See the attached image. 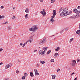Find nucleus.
I'll list each match as a JSON object with an SVG mask.
<instances>
[{
    "label": "nucleus",
    "instance_id": "f257e3e1",
    "mask_svg": "<svg viewBox=\"0 0 80 80\" xmlns=\"http://www.w3.org/2000/svg\"><path fill=\"white\" fill-rule=\"evenodd\" d=\"M73 12L74 13L76 14L75 16V18H78L80 17V15H79V13H80V11L77 10V9L75 8L73 9Z\"/></svg>",
    "mask_w": 80,
    "mask_h": 80
},
{
    "label": "nucleus",
    "instance_id": "f03ea898",
    "mask_svg": "<svg viewBox=\"0 0 80 80\" xmlns=\"http://www.w3.org/2000/svg\"><path fill=\"white\" fill-rule=\"evenodd\" d=\"M38 29V28L36 25H34L31 28H29V31H31L32 32H35Z\"/></svg>",
    "mask_w": 80,
    "mask_h": 80
},
{
    "label": "nucleus",
    "instance_id": "7ed1b4c3",
    "mask_svg": "<svg viewBox=\"0 0 80 80\" xmlns=\"http://www.w3.org/2000/svg\"><path fill=\"white\" fill-rule=\"evenodd\" d=\"M47 42V40H46V38H43V39L41 40L40 41V42L39 43V44L40 45H42L43 44V43H45Z\"/></svg>",
    "mask_w": 80,
    "mask_h": 80
},
{
    "label": "nucleus",
    "instance_id": "20e7f679",
    "mask_svg": "<svg viewBox=\"0 0 80 80\" xmlns=\"http://www.w3.org/2000/svg\"><path fill=\"white\" fill-rule=\"evenodd\" d=\"M60 16L61 17H63L64 16L66 17V16H67V14L66 12L64 13L63 12H62L60 14Z\"/></svg>",
    "mask_w": 80,
    "mask_h": 80
},
{
    "label": "nucleus",
    "instance_id": "39448f33",
    "mask_svg": "<svg viewBox=\"0 0 80 80\" xmlns=\"http://www.w3.org/2000/svg\"><path fill=\"white\" fill-rule=\"evenodd\" d=\"M59 11V13H60V12H63L64 13H65V9H64V8L63 7L60 8Z\"/></svg>",
    "mask_w": 80,
    "mask_h": 80
},
{
    "label": "nucleus",
    "instance_id": "423d86ee",
    "mask_svg": "<svg viewBox=\"0 0 80 80\" xmlns=\"http://www.w3.org/2000/svg\"><path fill=\"white\" fill-rule=\"evenodd\" d=\"M42 11H41L40 12L43 15L42 17H43L45 15H46V12L45 11V9H42Z\"/></svg>",
    "mask_w": 80,
    "mask_h": 80
},
{
    "label": "nucleus",
    "instance_id": "0eeeda50",
    "mask_svg": "<svg viewBox=\"0 0 80 80\" xmlns=\"http://www.w3.org/2000/svg\"><path fill=\"white\" fill-rule=\"evenodd\" d=\"M34 71L35 72V76H36V75H40V74L38 72V71L37 69H34Z\"/></svg>",
    "mask_w": 80,
    "mask_h": 80
},
{
    "label": "nucleus",
    "instance_id": "6e6552de",
    "mask_svg": "<svg viewBox=\"0 0 80 80\" xmlns=\"http://www.w3.org/2000/svg\"><path fill=\"white\" fill-rule=\"evenodd\" d=\"M12 65V63H9L8 64L6 65L5 66V69H7V68L10 67Z\"/></svg>",
    "mask_w": 80,
    "mask_h": 80
},
{
    "label": "nucleus",
    "instance_id": "1a4fd4ad",
    "mask_svg": "<svg viewBox=\"0 0 80 80\" xmlns=\"http://www.w3.org/2000/svg\"><path fill=\"white\" fill-rule=\"evenodd\" d=\"M72 62V66H75V63H76V61L75 60H72L71 61Z\"/></svg>",
    "mask_w": 80,
    "mask_h": 80
},
{
    "label": "nucleus",
    "instance_id": "9d476101",
    "mask_svg": "<svg viewBox=\"0 0 80 80\" xmlns=\"http://www.w3.org/2000/svg\"><path fill=\"white\" fill-rule=\"evenodd\" d=\"M72 11H67V12H66V13L67 14V15H70V14H71V13H72Z\"/></svg>",
    "mask_w": 80,
    "mask_h": 80
},
{
    "label": "nucleus",
    "instance_id": "9b49d317",
    "mask_svg": "<svg viewBox=\"0 0 80 80\" xmlns=\"http://www.w3.org/2000/svg\"><path fill=\"white\" fill-rule=\"evenodd\" d=\"M42 51L43 50H40L39 52V53H40L41 55H43V54H44V53H43V52H42Z\"/></svg>",
    "mask_w": 80,
    "mask_h": 80
},
{
    "label": "nucleus",
    "instance_id": "f8f14e48",
    "mask_svg": "<svg viewBox=\"0 0 80 80\" xmlns=\"http://www.w3.org/2000/svg\"><path fill=\"white\" fill-rule=\"evenodd\" d=\"M29 12H30V10L28 9V8H27L25 10V12L26 13H29Z\"/></svg>",
    "mask_w": 80,
    "mask_h": 80
},
{
    "label": "nucleus",
    "instance_id": "ddd939ff",
    "mask_svg": "<svg viewBox=\"0 0 80 80\" xmlns=\"http://www.w3.org/2000/svg\"><path fill=\"white\" fill-rule=\"evenodd\" d=\"M51 23H53L54 22H55V20H54L52 18L50 19V20Z\"/></svg>",
    "mask_w": 80,
    "mask_h": 80
},
{
    "label": "nucleus",
    "instance_id": "4468645a",
    "mask_svg": "<svg viewBox=\"0 0 80 80\" xmlns=\"http://www.w3.org/2000/svg\"><path fill=\"white\" fill-rule=\"evenodd\" d=\"M55 57H58V56H59V55L58 54V53L57 52H56L55 53L54 55Z\"/></svg>",
    "mask_w": 80,
    "mask_h": 80
},
{
    "label": "nucleus",
    "instance_id": "2eb2a0df",
    "mask_svg": "<svg viewBox=\"0 0 80 80\" xmlns=\"http://www.w3.org/2000/svg\"><path fill=\"white\" fill-rule=\"evenodd\" d=\"M52 79H55V78L56 77L55 75H52Z\"/></svg>",
    "mask_w": 80,
    "mask_h": 80
},
{
    "label": "nucleus",
    "instance_id": "dca6fc26",
    "mask_svg": "<svg viewBox=\"0 0 80 80\" xmlns=\"http://www.w3.org/2000/svg\"><path fill=\"white\" fill-rule=\"evenodd\" d=\"M30 76L31 77H33V72H31L30 73Z\"/></svg>",
    "mask_w": 80,
    "mask_h": 80
},
{
    "label": "nucleus",
    "instance_id": "f3484780",
    "mask_svg": "<svg viewBox=\"0 0 80 80\" xmlns=\"http://www.w3.org/2000/svg\"><path fill=\"white\" fill-rule=\"evenodd\" d=\"M8 30H12V27L10 26H9L8 27Z\"/></svg>",
    "mask_w": 80,
    "mask_h": 80
},
{
    "label": "nucleus",
    "instance_id": "a211bd4d",
    "mask_svg": "<svg viewBox=\"0 0 80 80\" xmlns=\"http://www.w3.org/2000/svg\"><path fill=\"white\" fill-rule=\"evenodd\" d=\"M55 50L56 51H59L60 50V47H58L57 49H55Z\"/></svg>",
    "mask_w": 80,
    "mask_h": 80
},
{
    "label": "nucleus",
    "instance_id": "6ab92c4d",
    "mask_svg": "<svg viewBox=\"0 0 80 80\" xmlns=\"http://www.w3.org/2000/svg\"><path fill=\"white\" fill-rule=\"evenodd\" d=\"M75 16H72L70 17V18H72V19H75Z\"/></svg>",
    "mask_w": 80,
    "mask_h": 80
},
{
    "label": "nucleus",
    "instance_id": "aec40b11",
    "mask_svg": "<svg viewBox=\"0 0 80 80\" xmlns=\"http://www.w3.org/2000/svg\"><path fill=\"white\" fill-rule=\"evenodd\" d=\"M48 48V47H45L44 48H42L43 50H45H45H47Z\"/></svg>",
    "mask_w": 80,
    "mask_h": 80
},
{
    "label": "nucleus",
    "instance_id": "412c9836",
    "mask_svg": "<svg viewBox=\"0 0 80 80\" xmlns=\"http://www.w3.org/2000/svg\"><path fill=\"white\" fill-rule=\"evenodd\" d=\"M64 9L65 10V12L67 13V11L66 10H67V11H68V8L66 7L64 8Z\"/></svg>",
    "mask_w": 80,
    "mask_h": 80
},
{
    "label": "nucleus",
    "instance_id": "4be33fe9",
    "mask_svg": "<svg viewBox=\"0 0 80 80\" xmlns=\"http://www.w3.org/2000/svg\"><path fill=\"white\" fill-rule=\"evenodd\" d=\"M52 11L53 12V15H56V11L55 10H53Z\"/></svg>",
    "mask_w": 80,
    "mask_h": 80
},
{
    "label": "nucleus",
    "instance_id": "5701e85b",
    "mask_svg": "<svg viewBox=\"0 0 80 80\" xmlns=\"http://www.w3.org/2000/svg\"><path fill=\"white\" fill-rule=\"evenodd\" d=\"M5 18V16H1V15H0V18Z\"/></svg>",
    "mask_w": 80,
    "mask_h": 80
},
{
    "label": "nucleus",
    "instance_id": "b1692460",
    "mask_svg": "<svg viewBox=\"0 0 80 80\" xmlns=\"http://www.w3.org/2000/svg\"><path fill=\"white\" fill-rule=\"evenodd\" d=\"M40 63H42V64H44V63H45V61H40Z\"/></svg>",
    "mask_w": 80,
    "mask_h": 80
},
{
    "label": "nucleus",
    "instance_id": "393cba45",
    "mask_svg": "<svg viewBox=\"0 0 80 80\" xmlns=\"http://www.w3.org/2000/svg\"><path fill=\"white\" fill-rule=\"evenodd\" d=\"M28 14H26L25 16V17L26 19H27V18H28Z\"/></svg>",
    "mask_w": 80,
    "mask_h": 80
},
{
    "label": "nucleus",
    "instance_id": "a878e982",
    "mask_svg": "<svg viewBox=\"0 0 80 80\" xmlns=\"http://www.w3.org/2000/svg\"><path fill=\"white\" fill-rule=\"evenodd\" d=\"M51 52H52V50H50L49 51H48L47 52V54H49V53H50Z\"/></svg>",
    "mask_w": 80,
    "mask_h": 80
},
{
    "label": "nucleus",
    "instance_id": "bb28decb",
    "mask_svg": "<svg viewBox=\"0 0 80 80\" xmlns=\"http://www.w3.org/2000/svg\"><path fill=\"white\" fill-rule=\"evenodd\" d=\"M74 40L73 38H71L70 40V41H69V43H72V41H73V40Z\"/></svg>",
    "mask_w": 80,
    "mask_h": 80
},
{
    "label": "nucleus",
    "instance_id": "cd10ccee",
    "mask_svg": "<svg viewBox=\"0 0 80 80\" xmlns=\"http://www.w3.org/2000/svg\"><path fill=\"white\" fill-rule=\"evenodd\" d=\"M24 76L25 77H27V76H28V74L27 73L25 72L24 73Z\"/></svg>",
    "mask_w": 80,
    "mask_h": 80
},
{
    "label": "nucleus",
    "instance_id": "c85d7f7f",
    "mask_svg": "<svg viewBox=\"0 0 80 80\" xmlns=\"http://www.w3.org/2000/svg\"><path fill=\"white\" fill-rule=\"evenodd\" d=\"M80 33V30H78L77 32H76V33L78 35L79 34V33Z\"/></svg>",
    "mask_w": 80,
    "mask_h": 80
},
{
    "label": "nucleus",
    "instance_id": "c756f323",
    "mask_svg": "<svg viewBox=\"0 0 80 80\" xmlns=\"http://www.w3.org/2000/svg\"><path fill=\"white\" fill-rule=\"evenodd\" d=\"M55 0H51V3H54L55 2Z\"/></svg>",
    "mask_w": 80,
    "mask_h": 80
},
{
    "label": "nucleus",
    "instance_id": "7c9ffc66",
    "mask_svg": "<svg viewBox=\"0 0 80 80\" xmlns=\"http://www.w3.org/2000/svg\"><path fill=\"white\" fill-rule=\"evenodd\" d=\"M55 15H56L55 14H53L52 16L51 17V18L53 19V18L55 17Z\"/></svg>",
    "mask_w": 80,
    "mask_h": 80
},
{
    "label": "nucleus",
    "instance_id": "2f4dec72",
    "mask_svg": "<svg viewBox=\"0 0 80 80\" xmlns=\"http://www.w3.org/2000/svg\"><path fill=\"white\" fill-rule=\"evenodd\" d=\"M51 62H54L55 60L54 59H51Z\"/></svg>",
    "mask_w": 80,
    "mask_h": 80
},
{
    "label": "nucleus",
    "instance_id": "473e14b6",
    "mask_svg": "<svg viewBox=\"0 0 80 80\" xmlns=\"http://www.w3.org/2000/svg\"><path fill=\"white\" fill-rule=\"evenodd\" d=\"M25 76H22V80H25Z\"/></svg>",
    "mask_w": 80,
    "mask_h": 80
},
{
    "label": "nucleus",
    "instance_id": "72a5a7b5",
    "mask_svg": "<svg viewBox=\"0 0 80 80\" xmlns=\"http://www.w3.org/2000/svg\"><path fill=\"white\" fill-rule=\"evenodd\" d=\"M16 73L17 74L19 73V71L18 69L17 70H16Z\"/></svg>",
    "mask_w": 80,
    "mask_h": 80
},
{
    "label": "nucleus",
    "instance_id": "f704fd0d",
    "mask_svg": "<svg viewBox=\"0 0 80 80\" xmlns=\"http://www.w3.org/2000/svg\"><path fill=\"white\" fill-rule=\"evenodd\" d=\"M80 60L79 59H78L77 60V62H80Z\"/></svg>",
    "mask_w": 80,
    "mask_h": 80
},
{
    "label": "nucleus",
    "instance_id": "c9c22d12",
    "mask_svg": "<svg viewBox=\"0 0 80 80\" xmlns=\"http://www.w3.org/2000/svg\"><path fill=\"white\" fill-rule=\"evenodd\" d=\"M15 15H14V16L12 17V19L13 20H14V19H15Z\"/></svg>",
    "mask_w": 80,
    "mask_h": 80
},
{
    "label": "nucleus",
    "instance_id": "e433bc0d",
    "mask_svg": "<svg viewBox=\"0 0 80 80\" xmlns=\"http://www.w3.org/2000/svg\"><path fill=\"white\" fill-rule=\"evenodd\" d=\"M36 67L37 68L39 67V63H38V64H37Z\"/></svg>",
    "mask_w": 80,
    "mask_h": 80
},
{
    "label": "nucleus",
    "instance_id": "4c0bfd02",
    "mask_svg": "<svg viewBox=\"0 0 80 80\" xmlns=\"http://www.w3.org/2000/svg\"><path fill=\"white\" fill-rule=\"evenodd\" d=\"M64 31V30H62L60 32V33H63V32Z\"/></svg>",
    "mask_w": 80,
    "mask_h": 80
},
{
    "label": "nucleus",
    "instance_id": "58836bf2",
    "mask_svg": "<svg viewBox=\"0 0 80 80\" xmlns=\"http://www.w3.org/2000/svg\"><path fill=\"white\" fill-rule=\"evenodd\" d=\"M59 71H60V69L59 68H58V70H57V72H58Z\"/></svg>",
    "mask_w": 80,
    "mask_h": 80
},
{
    "label": "nucleus",
    "instance_id": "ea45409f",
    "mask_svg": "<svg viewBox=\"0 0 80 80\" xmlns=\"http://www.w3.org/2000/svg\"><path fill=\"white\" fill-rule=\"evenodd\" d=\"M35 35V34H34L32 35V36H31L30 37V38H32V37H33V36H34Z\"/></svg>",
    "mask_w": 80,
    "mask_h": 80
},
{
    "label": "nucleus",
    "instance_id": "a19ab883",
    "mask_svg": "<svg viewBox=\"0 0 80 80\" xmlns=\"http://www.w3.org/2000/svg\"><path fill=\"white\" fill-rule=\"evenodd\" d=\"M4 8V7H3V6H1V8H2V9H3Z\"/></svg>",
    "mask_w": 80,
    "mask_h": 80
},
{
    "label": "nucleus",
    "instance_id": "79ce46f5",
    "mask_svg": "<svg viewBox=\"0 0 80 80\" xmlns=\"http://www.w3.org/2000/svg\"><path fill=\"white\" fill-rule=\"evenodd\" d=\"M8 23V22H4L3 24L4 25V24L6 25V24L7 23Z\"/></svg>",
    "mask_w": 80,
    "mask_h": 80
},
{
    "label": "nucleus",
    "instance_id": "37998d69",
    "mask_svg": "<svg viewBox=\"0 0 80 80\" xmlns=\"http://www.w3.org/2000/svg\"><path fill=\"white\" fill-rule=\"evenodd\" d=\"M18 63H21V61L19 60H18Z\"/></svg>",
    "mask_w": 80,
    "mask_h": 80
},
{
    "label": "nucleus",
    "instance_id": "c03bdc74",
    "mask_svg": "<svg viewBox=\"0 0 80 80\" xmlns=\"http://www.w3.org/2000/svg\"><path fill=\"white\" fill-rule=\"evenodd\" d=\"M9 78H5L4 79V80H8Z\"/></svg>",
    "mask_w": 80,
    "mask_h": 80
},
{
    "label": "nucleus",
    "instance_id": "a18cd8bd",
    "mask_svg": "<svg viewBox=\"0 0 80 80\" xmlns=\"http://www.w3.org/2000/svg\"><path fill=\"white\" fill-rule=\"evenodd\" d=\"M29 42H30V43H31L32 42V40L30 39L29 40H28Z\"/></svg>",
    "mask_w": 80,
    "mask_h": 80
},
{
    "label": "nucleus",
    "instance_id": "49530a36",
    "mask_svg": "<svg viewBox=\"0 0 80 80\" xmlns=\"http://www.w3.org/2000/svg\"><path fill=\"white\" fill-rule=\"evenodd\" d=\"M68 27H67V28H66L65 29V30H66V31H67V30H68Z\"/></svg>",
    "mask_w": 80,
    "mask_h": 80
},
{
    "label": "nucleus",
    "instance_id": "de8ad7c7",
    "mask_svg": "<svg viewBox=\"0 0 80 80\" xmlns=\"http://www.w3.org/2000/svg\"><path fill=\"white\" fill-rule=\"evenodd\" d=\"M74 74H75V72H73L72 74H71V76H72V75H73Z\"/></svg>",
    "mask_w": 80,
    "mask_h": 80
},
{
    "label": "nucleus",
    "instance_id": "09e8293b",
    "mask_svg": "<svg viewBox=\"0 0 80 80\" xmlns=\"http://www.w3.org/2000/svg\"><path fill=\"white\" fill-rule=\"evenodd\" d=\"M40 2H43V0H39Z\"/></svg>",
    "mask_w": 80,
    "mask_h": 80
},
{
    "label": "nucleus",
    "instance_id": "8fccbe9b",
    "mask_svg": "<svg viewBox=\"0 0 80 80\" xmlns=\"http://www.w3.org/2000/svg\"><path fill=\"white\" fill-rule=\"evenodd\" d=\"M2 50H3V49L2 48H0V52L2 51Z\"/></svg>",
    "mask_w": 80,
    "mask_h": 80
},
{
    "label": "nucleus",
    "instance_id": "3c124183",
    "mask_svg": "<svg viewBox=\"0 0 80 80\" xmlns=\"http://www.w3.org/2000/svg\"><path fill=\"white\" fill-rule=\"evenodd\" d=\"M37 50H34L33 52L34 53V52H37Z\"/></svg>",
    "mask_w": 80,
    "mask_h": 80
},
{
    "label": "nucleus",
    "instance_id": "603ef678",
    "mask_svg": "<svg viewBox=\"0 0 80 80\" xmlns=\"http://www.w3.org/2000/svg\"><path fill=\"white\" fill-rule=\"evenodd\" d=\"M77 8H78V9H80V6H78V7Z\"/></svg>",
    "mask_w": 80,
    "mask_h": 80
},
{
    "label": "nucleus",
    "instance_id": "864d4df0",
    "mask_svg": "<svg viewBox=\"0 0 80 80\" xmlns=\"http://www.w3.org/2000/svg\"><path fill=\"white\" fill-rule=\"evenodd\" d=\"M25 44L24 43V44H23L22 47H25Z\"/></svg>",
    "mask_w": 80,
    "mask_h": 80
},
{
    "label": "nucleus",
    "instance_id": "5fc2aeb1",
    "mask_svg": "<svg viewBox=\"0 0 80 80\" xmlns=\"http://www.w3.org/2000/svg\"><path fill=\"white\" fill-rule=\"evenodd\" d=\"M30 38V39H31V40H33V37H32V38Z\"/></svg>",
    "mask_w": 80,
    "mask_h": 80
},
{
    "label": "nucleus",
    "instance_id": "6e6d98bb",
    "mask_svg": "<svg viewBox=\"0 0 80 80\" xmlns=\"http://www.w3.org/2000/svg\"><path fill=\"white\" fill-rule=\"evenodd\" d=\"M22 45H23V43H20V45L21 46H22Z\"/></svg>",
    "mask_w": 80,
    "mask_h": 80
},
{
    "label": "nucleus",
    "instance_id": "4d7b16f0",
    "mask_svg": "<svg viewBox=\"0 0 80 80\" xmlns=\"http://www.w3.org/2000/svg\"><path fill=\"white\" fill-rule=\"evenodd\" d=\"M74 80H77V78L76 77L74 79Z\"/></svg>",
    "mask_w": 80,
    "mask_h": 80
},
{
    "label": "nucleus",
    "instance_id": "13d9d810",
    "mask_svg": "<svg viewBox=\"0 0 80 80\" xmlns=\"http://www.w3.org/2000/svg\"><path fill=\"white\" fill-rule=\"evenodd\" d=\"M3 64V62H2L0 63V65H2Z\"/></svg>",
    "mask_w": 80,
    "mask_h": 80
},
{
    "label": "nucleus",
    "instance_id": "bf43d9fd",
    "mask_svg": "<svg viewBox=\"0 0 80 80\" xmlns=\"http://www.w3.org/2000/svg\"><path fill=\"white\" fill-rule=\"evenodd\" d=\"M27 42H25V43H24V44H25V45H26V44H27Z\"/></svg>",
    "mask_w": 80,
    "mask_h": 80
},
{
    "label": "nucleus",
    "instance_id": "052dcab7",
    "mask_svg": "<svg viewBox=\"0 0 80 80\" xmlns=\"http://www.w3.org/2000/svg\"><path fill=\"white\" fill-rule=\"evenodd\" d=\"M13 9H14V10H15V7H13Z\"/></svg>",
    "mask_w": 80,
    "mask_h": 80
},
{
    "label": "nucleus",
    "instance_id": "680f3d73",
    "mask_svg": "<svg viewBox=\"0 0 80 80\" xmlns=\"http://www.w3.org/2000/svg\"><path fill=\"white\" fill-rule=\"evenodd\" d=\"M20 0H17V1L18 2H20Z\"/></svg>",
    "mask_w": 80,
    "mask_h": 80
},
{
    "label": "nucleus",
    "instance_id": "e2e57ef3",
    "mask_svg": "<svg viewBox=\"0 0 80 80\" xmlns=\"http://www.w3.org/2000/svg\"><path fill=\"white\" fill-rule=\"evenodd\" d=\"M45 52V51H42V52H43V53H44Z\"/></svg>",
    "mask_w": 80,
    "mask_h": 80
},
{
    "label": "nucleus",
    "instance_id": "0e129e2a",
    "mask_svg": "<svg viewBox=\"0 0 80 80\" xmlns=\"http://www.w3.org/2000/svg\"><path fill=\"white\" fill-rule=\"evenodd\" d=\"M16 36V35H14V36H13V37H15Z\"/></svg>",
    "mask_w": 80,
    "mask_h": 80
},
{
    "label": "nucleus",
    "instance_id": "69168bd1",
    "mask_svg": "<svg viewBox=\"0 0 80 80\" xmlns=\"http://www.w3.org/2000/svg\"><path fill=\"white\" fill-rule=\"evenodd\" d=\"M25 0V1H29V0Z\"/></svg>",
    "mask_w": 80,
    "mask_h": 80
},
{
    "label": "nucleus",
    "instance_id": "338daca9",
    "mask_svg": "<svg viewBox=\"0 0 80 80\" xmlns=\"http://www.w3.org/2000/svg\"><path fill=\"white\" fill-rule=\"evenodd\" d=\"M53 36H54V35H52V36H51V37H53Z\"/></svg>",
    "mask_w": 80,
    "mask_h": 80
},
{
    "label": "nucleus",
    "instance_id": "774afa93",
    "mask_svg": "<svg viewBox=\"0 0 80 80\" xmlns=\"http://www.w3.org/2000/svg\"><path fill=\"white\" fill-rule=\"evenodd\" d=\"M31 5L32 6L33 5V4H31Z\"/></svg>",
    "mask_w": 80,
    "mask_h": 80
}]
</instances>
